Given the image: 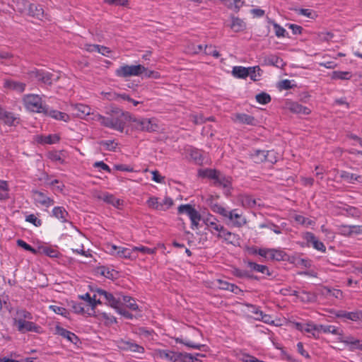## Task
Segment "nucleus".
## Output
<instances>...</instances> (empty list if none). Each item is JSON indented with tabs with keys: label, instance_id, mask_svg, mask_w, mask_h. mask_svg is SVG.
<instances>
[{
	"label": "nucleus",
	"instance_id": "1",
	"mask_svg": "<svg viewBox=\"0 0 362 362\" xmlns=\"http://www.w3.org/2000/svg\"><path fill=\"white\" fill-rule=\"evenodd\" d=\"M23 105L27 111L33 113H47L48 106L42 98L36 94H27L23 98Z\"/></svg>",
	"mask_w": 362,
	"mask_h": 362
},
{
	"label": "nucleus",
	"instance_id": "2",
	"mask_svg": "<svg viewBox=\"0 0 362 362\" xmlns=\"http://www.w3.org/2000/svg\"><path fill=\"white\" fill-rule=\"evenodd\" d=\"M146 68L140 64L138 65H126L124 64L115 70L117 76L126 78L130 76H138L144 74Z\"/></svg>",
	"mask_w": 362,
	"mask_h": 362
},
{
	"label": "nucleus",
	"instance_id": "3",
	"mask_svg": "<svg viewBox=\"0 0 362 362\" xmlns=\"http://www.w3.org/2000/svg\"><path fill=\"white\" fill-rule=\"evenodd\" d=\"M129 116V119L134 122L135 128L139 130L146 131L148 132H158L159 130V126L154 118L140 119L133 118L131 115Z\"/></svg>",
	"mask_w": 362,
	"mask_h": 362
},
{
	"label": "nucleus",
	"instance_id": "4",
	"mask_svg": "<svg viewBox=\"0 0 362 362\" xmlns=\"http://www.w3.org/2000/svg\"><path fill=\"white\" fill-rule=\"evenodd\" d=\"M98 119L105 127L122 132L125 122L119 117H114V115H109L107 117L98 115Z\"/></svg>",
	"mask_w": 362,
	"mask_h": 362
},
{
	"label": "nucleus",
	"instance_id": "5",
	"mask_svg": "<svg viewBox=\"0 0 362 362\" xmlns=\"http://www.w3.org/2000/svg\"><path fill=\"white\" fill-rule=\"evenodd\" d=\"M18 330L21 333H25L28 332H33L37 334H40L42 332V329L40 326L35 323L27 321L24 319H18L16 321Z\"/></svg>",
	"mask_w": 362,
	"mask_h": 362
},
{
	"label": "nucleus",
	"instance_id": "6",
	"mask_svg": "<svg viewBox=\"0 0 362 362\" xmlns=\"http://www.w3.org/2000/svg\"><path fill=\"white\" fill-rule=\"evenodd\" d=\"M226 218H228L226 223L233 227L240 228L247 223L246 218L242 214L236 213V209L228 211Z\"/></svg>",
	"mask_w": 362,
	"mask_h": 362
},
{
	"label": "nucleus",
	"instance_id": "7",
	"mask_svg": "<svg viewBox=\"0 0 362 362\" xmlns=\"http://www.w3.org/2000/svg\"><path fill=\"white\" fill-rule=\"evenodd\" d=\"M217 238L223 239V241L227 244H230L234 246H236L240 243L239 235L228 230L224 226L219 228Z\"/></svg>",
	"mask_w": 362,
	"mask_h": 362
},
{
	"label": "nucleus",
	"instance_id": "8",
	"mask_svg": "<svg viewBox=\"0 0 362 362\" xmlns=\"http://www.w3.org/2000/svg\"><path fill=\"white\" fill-rule=\"evenodd\" d=\"M31 77L36 78L45 84H51L58 78L54 74L42 69H35L31 71Z\"/></svg>",
	"mask_w": 362,
	"mask_h": 362
},
{
	"label": "nucleus",
	"instance_id": "9",
	"mask_svg": "<svg viewBox=\"0 0 362 362\" xmlns=\"http://www.w3.org/2000/svg\"><path fill=\"white\" fill-rule=\"evenodd\" d=\"M32 194L36 205L49 207L54 204V199L47 196L43 192L34 189L32 190Z\"/></svg>",
	"mask_w": 362,
	"mask_h": 362
},
{
	"label": "nucleus",
	"instance_id": "10",
	"mask_svg": "<svg viewBox=\"0 0 362 362\" xmlns=\"http://www.w3.org/2000/svg\"><path fill=\"white\" fill-rule=\"evenodd\" d=\"M117 346L119 349L126 351H129L140 354H143L145 351L144 348L142 346L134 343L132 340L119 339L117 341Z\"/></svg>",
	"mask_w": 362,
	"mask_h": 362
},
{
	"label": "nucleus",
	"instance_id": "11",
	"mask_svg": "<svg viewBox=\"0 0 362 362\" xmlns=\"http://www.w3.org/2000/svg\"><path fill=\"white\" fill-rule=\"evenodd\" d=\"M96 292L99 296L103 298V299L105 300L106 304L111 306L115 310L118 308L119 305H121L122 303L120 298H116L111 293L107 292L103 289L98 288L96 290Z\"/></svg>",
	"mask_w": 362,
	"mask_h": 362
},
{
	"label": "nucleus",
	"instance_id": "12",
	"mask_svg": "<svg viewBox=\"0 0 362 362\" xmlns=\"http://www.w3.org/2000/svg\"><path fill=\"white\" fill-rule=\"evenodd\" d=\"M55 334L66 339L69 341L76 345V346H79V344H81L77 335H76L74 332H71L62 327L59 325H57L55 327Z\"/></svg>",
	"mask_w": 362,
	"mask_h": 362
},
{
	"label": "nucleus",
	"instance_id": "13",
	"mask_svg": "<svg viewBox=\"0 0 362 362\" xmlns=\"http://www.w3.org/2000/svg\"><path fill=\"white\" fill-rule=\"evenodd\" d=\"M338 340L347 345L351 350L358 349L362 351V344L361 343V341L354 338L351 335L344 336L341 333H339Z\"/></svg>",
	"mask_w": 362,
	"mask_h": 362
},
{
	"label": "nucleus",
	"instance_id": "14",
	"mask_svg": "<svg viewBox=\"0 0 362 362\" xmlns=\"http://www.w3.org/2000/svg\"><path fill=\"white\" fill-rule=\"evenodd\" d=\"M214 185L216 187H222L226 189L225 194L228 195L230 192V189L231 188V182L229 177H226L223 174H222L220 171H218L217 175V178L215 179L214 182Z\"/></svg>",
	"mask_w": 362,
	"mask_h": 362
},
{
	"label": "nucleus",
	"instance_id": "15",
	"mask_svg": "<svg viewBox=\"0 0 362 362\" xmlns=\"http://www.w3.org/2000/svg\"><path fill=\"white\" fill-rule=\"evenodd\" d=\"M112 249L116 251L117 257L125 259H133L136 257L135 251L132 247H122L112 245Z\"/></svg>",
	"mask_w": 362,
	"mask_h": 362
},
{
	"label": "nucleus",
	"instance_id": "16",
	"mask_svg": "<svg viewBox=\"0 0 362 362\" xmlns=\"http://www.w3.org/2000/svg\"><path fill=\"white\" fill-rule=\"evenodd\" d=\"M232 119L235 122L240 124H246L255 126L259 123L258 120L251 115H234Z\"/></svg>",
	"mask_w": 362,
	"mask_h": 362
},
{
	"label": "nucleus",
	"instance_id": "17",
	"mask_svg": "<svg viewBox=\"0 0 362 362\" xmlns=\"http://www.w3.org/2000/svg\"><path fill=\"white\" fill-rule=\"evenodd\" d=\"M294 327L298 330L315 336L317 326L313 323L295 322Z\"/></svg>",
	"mask_w": 362,
	"mask_h": 362
},
{
	"label": "nucleus",
	"instance_id": "18",
	"mask_svg": "<svg viewBox=\"0 0 362 362\" xmlns=\"http://www.w3.org/2000/svg\"><path fill=\"white\" fill-rule=\"evenodd\" d=\"M337 316L340 318H345L352 321L362 320V311L346 312L340 310Z\"/></svg>",
	"mask_w": 362,
	"mask_h": 362
},
{
	"label": "nucleus",
	"instance_id": "19",
	"mask_svg": "<svg viewBox=\"0 0 362 362\" xmlns=\"http://www.w3.org/2000/svg\"><path fill=\"white\" fill-rule=\"evenodd\" d=\"M204 224L209 228L213 233V230L219 231V228L223 226L218 224V220L213 215H209L208 217L203 220Z\"/></svg>",
	"mask_w": 362,
	"mask_h": 362
},
{
	"label": "nucleus",
	"instance_id": "20",
	"mask_svg": "<svg viewBox=\"0 0 362 362\" xmlns=\"http://www.w3.org/2000/svg\"><path fill=\"white\" fill-rule=\"evenodd\" d=\"M340 177L344 180H345L346 182H347L348 183H350V184H354L356 182H357L358 183H362V176L361 175H356L354 173H351L347 171H344V170L341 171L340 173Z\"/></svg>",
	"mask_w": 362,
	"mask_h": 362
},
{
	"label": "nucleus",
	"instance_id": "21",
	"mask_svg": "<svg viewBox=\"0 0 362 362\" xmlns=\"http://www.w3.org/2000/svg\"><path fill=\"white\" fill-rule=\"evenodd\" d=\"M250 158L256 163L265 162V151L259 149H252L250 151Z\"/></svg>",
	"mask_w": 362,
	"mask_h": 362
},
{
	"label": "nucleus",
	"instance_id": "22",
	"mask_svg": "<svg viewBox=\"0 0 362 362\" xmlns=\"http://www.w3.org/2000/svg\"><path fill=\"white\" fill-rule=\"evenodd\" d=\"M20 122L18 117L12 115H0V124H3L9 127L16 126Z\"/></svg>",
	"mask_w": 362,
	"mask_h": 362
},
{
	"label": "nucleus",
	"instance_id": "23",
	"mask_svg": "<svg viewBox=\"0 0 362 362\" xmlns=\"http://www.w3.org/2000/svg\"><path fill=\"white\" fill-rule=\"evenodd\" d=\"M63 110L75 112V113H90V108L83 104L69 105Z\"/></svg>",
	"mask_w": 362,
	"mask_h": 362
},
{
	"label": "nucleus",
	"instance_id": "24",
	"mask_svg": "<svg viewBox=\"0 0 362 362\" xmlns=\"http://www.w3.org/2000/svg\"><path fill=\"white\" fill-rule=\"evenodd\" d=\"M52 216L55 218L60 219L62 222H67V217L69 216L68 212L62 206H55L52 209Z\"/></svg>",
	"mask_w": 362,
	"mask_h": 362
},
{
	"label": "nucleus",
	"instance_id": "25",
	"mask_svg": "<svg viewBox=\"0 0 362 362\" xmlns=\"http://www.w3.org/2000/svg\"><path fill=\"white\" fill-rule=\"evenodd\" d=\"M203 50L206 54L211 55L215 58H218L220 56L219 52L216 50L215 47H213L212 45H205L204 48L202 45H198L197 49L194 51V52L198 53L202 52Z\"/></svg>",
	"mask_w": 362,
	"mask_h": 362
},
{
	"label": "nucleus",
	"instance_id": "26",
	"mask_svg": "<svg viewBox=\"0 0 362 362\" xmlns=\"http://www.w3.org/2000/svg\"><path fill=\"white\" fill-rule=\"evenodd\" d=\"M28 13L33 17L41 19L44 16V11L42 6L30 4L28 7Z\"/></svg>",
	"mask_w": 362,
	"mask_h": 362
},
{
	"label": "nucleus",
	"instance_id": "27",
	"mask_svg": "<svg viewBox=\"0 0 362 362\" xmlns=\"http://www.w3.org/2000/svg\"><path fill=\"white\" fill-rule=\"evenodd\" d=\"M247 265L252 270H254L262 274H266L268 276L272 275V273L269 272V268L265 265L259 264L252 261H248L247 262Z\"/></svg>",
	"mask_w": 362,
	"mask_h": 362
},
{
	"label": "nucleus",
	"instance_id": "28",
	"mask_svg": "<svg viewBox=\"0 0 362 362\" xmlns=\"http://www.w3.org/2000/svg\"><path fill=\"white\" fill-rule=\"evenodd\" d=\"M302 237L304 240L303 245L305 244L307 247L312 246L313 248L317 249V238L313 233H304Z\"/></svg>",
	"mask_w": 362,
	"mask_h": 362
},
{
	"label": "nucleus",
	"instance_id": "29",
	"mask_svg": "<svg viewBox=\"0 0 362 362\" xmlns=\"http://www.w3.org/2000/svg\"><path fill=\"white\" fill-rule=\"evenodd\" d=\"M248 67L242 66H233L232 70L233 76L238 78H245L248 76Z\"/></svg>",
	"mask_w": 362,
	"mask_h": 362
},
{
	"label": "nucleus",
	"instance_id": "30",
	"mask_svg": "<svg viewBox=\"0 0 362 362\" xmlns=\"http://www.w3.org/2000/svg\"><path fill=\"white\" fill-rule=\"evenodd\" d=\"M218 173V170L216 169L206 168L203 170H199L198 174L199 177L213 180L214 182L215 179L217 178Z\"/></svg>",
	"mask_w": 362,
	"mask_h": 362
},
{
	"label": "nucleus",
	"instance_id": "31",
	"mask_svg": "<svg viewBox=\"0 0 362 362\" xmlns=\"http://www.w3.org/2000/svg\"><path fill=\"white\" fill-rule=\"evenodd\" d=\"M86 49L88 52H98V53L107 57H108L109 54L111 52L108 47L98 45H86Z\"/></svg>",
	"mask_w": 362,
	"mask_h": 362
},
{
	"label": "nucleus",
	"instance_id": "32",
	"mask_svg": "<svg viewBox=\"0 0 362 362\" xmlns=\"http://www.w3.org/2000/svg\"><path fill=\"white\" fill-rule=\"evenodd\" d=\"M38 254H42L52 258L58 257L59 252L50 247L40 246L37 248Z\"/></svg>",
	"mask_w": 362,
	"mask_h": 362
},
{
	"label": "nucleus",
	"instance_id": "33",
	"mask_svg": "<svg viewBox=\"0 0 362 362\" xmlns=\"http://www.w3.org/2000/svg\"><path fill=\"white\" fill-rule=\"evenodd\" d=\"M64 153L63 151H52L48 152L47 158L53 162L58 163L59 164L64 163Z\"/></svg>",
	"mask_w": 362,
	"mask_h": 362
},
{
	"label": "nucleus",
	"instance_id": "34",
	"mask_svg": "<svg viewBox=\"0 0 362 362\" xmlns=\"http://www.w3.org/2000/svg\"><path fill=\"white\" fill-rule=\"evenodd\" d=\"M60 137L57 134H49L47 136H40L37 139V142L45 144H53L57 143Z\"/></svg>",
	"mask_w": 362,
	"mask_h": 362
},
{
	"label": "nucleus",
	"instance_id": "35",
	"mask_svg": "<svg viewBox=\"0 0 362 362\" xmlns=\"http://www.w3.org/2000/svg\"><path fill=\"white\" fill-rule=\"evenodd\" d=\"M4 86L6 88L17 90L18 92H23L25 90V84L23 83L15 81L13 80H6L4 82Z\"/></svg>",
	"mask_w": 362,
	"mask_h": 362
},
{
	"label": "nucleus",
	"instance_id": "36",
	"mask_svg": "<svg viewBox=\"0 0 362 362\" xmlns=\"http://www.w3.org/2000/svg\"><path fill=\"white\" fill-rule=\"evenodd\" d=\"M286 256V254L283 250L270 249L268 259L270 260L281 261L285 259Z\"/></svg>",
	"mask_w": 362,
	"mask_h": 362
},
{
	"label": "nucleus",
	"instance_id": "37",
	"mask_svg": "<svg viewBox=\"0 0 362 362\" xmlns=\"http://www.w3.org/2000/svg\"><path fill=\"white\" fill-rule=\"evenodd\" d=\"M9 188L6 181L0 180V200H6L9 198Z\"/></svg>",
	"mask_w": 362,
	"mask_h": 362
},
{
	"label": "nucleus",
	"instance_id": "38",
	"mask_svg": "<svg viewBox=\"0 0 362 362\" xmlns=\"http://www.w3.org/2000/svg\"><path fill=\"white\" fill-rule=\"evenodd\" d=\"M261 72V69L258 66L248 67V76H250V79L254 81H257L260 79Z\"/></svg>",
	"mask_w": 362,
	"mask_h": 362
},
{
	"label": "nucleus",
	"instance_id": "39",
	"mask_svg": "<svg viewBox=\"0 0 362 362\" xmlns=\"http://www.w3.org/2000/svg\"><path fill=\"white\" fill-rule=\"evenodd\" d=\"M339 209H342L346 212V214L351 216L352 217H359L360 216V211L354 206H348L344 204V206H337Z\"/></svg>",
	"mask_w": 362,
	"mask_h": 362
},
{
	"label": "nucleus",
	"instance_id": "40",
	"mask_svg": "<svg viewBox=\"0 0 362 362\" xmlns=\"http://www.w3.org/2000/svg\"><path fill=\"white\" fill-rule=\"evenodd\" d=\"M103 200L113 206L119 208L120 205L122 204V201L119 199H117L114 195L107 194L104 196Z\"/></svg>",
	"mask_w": 362,
	"mask_h": 362
},
{
	"label": "nucleus",
	"instance_id": "41",
	"mask_svg": "<svg viewBox=\"0 0 362 362\" xmlns=\"http://www.w3.org/2000/svg\"><path fill=\"white\" fill-rule=\"evenodd\" d=\"M175 341L177 343L182 344L187 347L192 348L194 349H198V350H201L202 347L204 346V344H196L192 341H190L189 340H186V339H184L182 338H179V337L175 339Z\"/></svg>",
	"mask_w": 362,
	"mask_h": 362
},
{
	"label": "nucleus",
	"instance_id": "42",
	"mask_svg": "<svg viewBox=\"0 0 362 362\" xmlns=\"http://www.w3.org/2000/svg\"><path fill=\"white\" fill-rule=\"evenodd\" d=\"M288 109L291 113H309V112L298 103H290L288 104Z\"/></svg>",
	"mask_w": 362,
	"mask_h": 362
},
{
	"label": "nucleus",
	"instance_id": "43",
	"mask_svg": "<svg viewBox=\"0 0 362 362\" xmlns=\"http://www.w3.org/2000/svg\"><path fill=\"white\" fill-rule=\"evenodd\" d=\"M147 204L150 208L159 211H163L165 208L162 207L160 202H158V199L155 197H150L147 201Z\"/></svg>",
	"mask_w": 362,
	"mask_h": 362
},
{
	"label": "nucleus",
	"instance_id": "44",
	"mask_svg": "<svg viewBox=\"0 0 362 362\" xmlns=\"http://www.w3.org/2000/svg\"><path fill=\"white\" fill-rule=\"evenodd\" d=\"M265 162L274 164L277 162L279 159V154L274 150L265 151Z\"/></svg>",
	"mask_w": 362,
	"mask_h": 362
},
{
	"label": "nucleus",
	"instance_id": "45",
	"mask_svg": "<svg viewBox=\"0 0 362 362\" xmlns=\"http://www.w3.org/2000/svg\"><path fill=\"white\" fill-rule=\"evenodd\" d=\"M16 244L18 247L23 248L26 251L30 252L33 255L38 254L37 249H35L34 247H33L32 246H30L29 244H28L27 243H25L24 240H23L21 239L17 240Z\"/></svg>",
	"mask_w": 362,
	"mask_h": 362
},
{
	"label": "nucleus",
	"instance_id": "46",
	"mask_svg": "<svg viewBox=\"0 0 362 362\" xmlns=\"http://www.w3.org/2000/svg\"><path fill=\"white\" fill-rule=\"evenodd\" d=\"M323 332L325 333H332L334 334H337L339 336V330L334 326L332 325H318V332Z\"/></svg>",
	"mask_w": 362,
	"mask_h": 362
},
{
	"label": "nucleus",
	"instance_id": "47",
	"mask_svg": "<svg viewBox=\"0 0 362 362\" xmlns=\"http://www.w3.org/2000/svg\"><path fill=\"white\" fill-rule=\"evenodd\" d=\"M189 217L192 222V226L197 227L199 225V221L202 219L201 214L194 209L193 211L189 214Z\"/></svg>",
	"mask_w": 362,
	"mask_h": 362
},
{
	"label": "nucleus",
	"instance_id": "48",
	"mask_svg": "<svg viewBox=\"0 0 362 362\" xmlns=\"http://www.w3.org/2000/svg\"><path fill=\"white\" fill-rule=\"evenodd\" d=\"M211 209L214 213L218 214L224 218L227 216L228 211L217 203L211 204Z\"/></svg>",
	"mask_w": 362,
	"mask_h": 362
},
{
	"label": "nucleus",
	"instance_id": "49",
	"mask_svg": "<svg viewBox=\"0 0 362 362\" xmlns=\"http://www.w3.org/2000/svg\"><path fill=\"white\" fill-rule=\"evenodd\" d=\"M256 101L262 105H266L271 101L270 95L267 93H260L255 96Z\"/></svg>",
	"mask_w": 362,
	"mask_h": 362
},
{
	"label": "nucleus",
	"instance_id": "50",
	"mask_svg": "<svg viewBox=\"0 0 362 362\" xmlns=\"http://www.w3.org/2000/svg\"><path fill=\"white\" fill-rule=\"evenodd\" d=\"M223 2L230 9L239 10L243 6L241 0H223Z\"/></svg>",
	"mask_w": 362,
	"mask_h": 362
},
{
	"label": "nucleus",
	"instance_id": "51",
	"mask_svg": "<svg viewBox=\"0 0 362 362\" xmlns=\"http://www.w3.org/2000/svg\"><path fill=\"white\" fill-rule=\"evenodd\" d=\"M245 28L244 22L240 18H233L231 23V28L235 31L238 32L240 30H243Z\"/></svg>",
	"mask_w": 362,
	"mask_h": 362
},
{
	"label": "nucleus",
	"instance_id": "52",
	"mask_svg": "<svg viewBox=\"0 0 362 362\" xmlns=\"http://www.w3.org/2000/svg\"><path fill=\"white\" fill-rule=\"evenodd\" d=\"M351 75L350 72L348 71H333L332 73V78L334 79H341V80H347L351 78Z\"/></svg>",
	"mask_w": 362,
	"mask_h": 362
},
{
	"label": "nucleus",
	"instance_id": "53",
	"mask_svg": "<svg viewBox=\"0 0 362 362\" xmlns=\"http://www.w3.org/2000/svg\"><path fill=\"white\" fill-rule=\"evenodd\" d=\"M259 228H267L273 230L276 234L281 233V230L280 227L272 222L262 223L259 225Z\"/></svg>",
	"mask_w": 362,
	"mask_h": 362
},
{
	"label": "nucleus",
	"instance_id": "54",
	"mask_svg": "<svg viewBox=\"0 0 362 362\" xmlns=\"http://www.w3.org/2000/svg\"><path fill=\"white\" fill-rule=\"evenodd\" d=\"M233 274L238 278H245L252 277L251 274L247 270H243L240 269L235 268L233 270Z\"/></svg>",
	"mask_w": 362,
	"mask_h": 362
},
{
	"label": "nucleus",
	"instance_id": "55",
	"mask_svg": "<svg viewBox=\"0 0 362 362\" xmlns=\"http://www.w3.org/2000/svg\"><path fill=\"white\" fill-rule=\"evenodd\" d=\"M100 145L105 148L107 151H115L117 148V144L112 140L102 141Z\"/></svg>",
	"mask_w": 362,
	"mask_h": 362
},
{
	"label": "nucleus",
	"instance_id": "56",
	"mask_svg": "<svg viewBox=\"0 0 362 362\" xmlns=\"http://www.w3.org/2000/svg\"><path fill=\"white\" fill-rule=\"evenodd\" d=\"M332 289L329 287L325 286H318V295L325 296L326 298H330L332 297Z\"/></svg>",
	"mask_w": 362,
	"mask_h": 362
},
{
	"label": "nucleus",
	"instance_id": "57",
	"mask_svg": "<svg viewBox=\"0 0 362 362\" xmlns=\"http://www.w3.org/2000/svg\"><path fill=\"white\" fill-rule=\"evenodd\" d=\"M133 250H134L135 253L137 252H141L143 254L148 255L155 254L156 252V248H149L145 246L133 247Z\"/></svg>",
	"mask_w": 362,
	"mask_h": 362
},
{
	"label": "nucleus",
	"instance_id": "58",
	"mask_svg": "<svg viewBox=\"0 0 362 362\" xmlns=\"http://www.w3.org/2000/svg\"><path fill=\"white\" fill-rule=\"evenodd\" d=\"M25 221L33 223L35 226L39 227L42 225V221L41 219L36 217L35 214H30L26 216Z\"/></svg>",
	"mask_w": 362,
	"mask_h": 362
},
{
	"label": "nucleus",
	"instance_id": "59",
	"mask_svg": "<svg viewBox=\"0 0 362 362\" xmlns=\"http://www.w3.org/2000/svg\"><path fill=\"white\" fill-rule=\"evenodd\" d=\"M242 202L243 205L246 207L252 208L256 205V200L250 196H245Z\"/></svg>",
	"mask_w": 362,
	"mask_h": 362
},
{
	"label": "nucleus",
	"instance_id": "60",
	"mask_svg": "<svg viewBox=\"0 0 362 362\" xmlns=\"http://www.w3.org/2000/svg\"><path fill=\"white\" fill-rule=\"evenodd\" d=\"M296 86L294 81L288 79H284L279 83V87L284 90H288Z\"/></svg>",
	"mask_w": 362,
	"mask_h": 362
},
{
	"label": "nucleus",
	"instance_id": "61",
	"mask_svg": "<svg viewBox=\"0 0 362 362\" xmlns=\"http://www.w3.org/2000/svg\"><path fill=\"white\" fill-rule=\"evenodd\" d=\"M191 158L198 164L203 162V156L201 153L197 150H192L190 153Z\"/></svg>",
	"mask_w": 362,
	"mask_h": 362
},
{
	"label": "nucleus",
	"instance_id": "62",
	"mask_svg": "<svg viewBox=\"0 0 362 362\" xmlns=\"http://www.w3.org/2000/svg\"><path fill=\"white\" fill-rule=\"evenodd\" d=\"M71 308L76 314H83L86 312L82 303H73Z\"/></svg>",
	"mask_w": 362,
	"mask_h": 362
},
{
	"label": "nucleus",
	"instance_id": "63",
	"mask_svg": "<svg viewBox=\"0 0 362 362\" xmlns=\"http://www.w3.org/2000/svg\"><path fill=\"white\" fill-rule=\"evenodd\" d=\"M194 209L190 204H182L178 207V213L187 214L189 216Z\"/></svg>",
	"mask_w": 362,
	"mask_h": 362
},
{
	"label": "nucleus",
	"instance_id": "64",
	"mask_svg": "<svg viewBox=\"0 0 362 362\" xmlns=\"http://www.w3.org/2000/svg\"><path fill=\"white\" fill-rule=\"evenodd\" d=\"M295 221L299 223V224H301V225H304V226H309V225H311L312 223V221H310V219L303 216H300V215H296L295 216Z\"/></svg>",
	"mask_w": 362,
	"mask_h": 362
}]
</instances>
